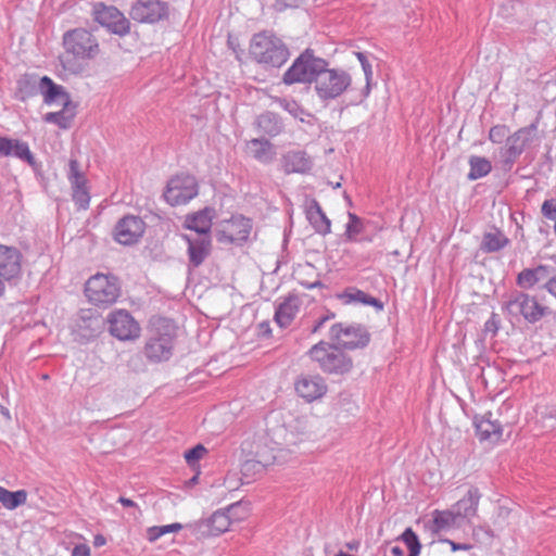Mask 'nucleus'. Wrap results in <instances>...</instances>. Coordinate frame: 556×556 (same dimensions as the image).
Masks as SVG:
<instances>
[{"instance_id": "nucleus-39", "label": "nucleus", "mask_w": 556, "mask_h": 556, "mask_svg": "<svg viewBox=\"0 0 556 556\" xmlns=\"http://www.w3.org/2000/svg\"><path fill=\"white\" fill-rule=\"evenodd\" d=\"M275 103H277L281 109L287 111L294 118L304 121V117L307 116V112L302 108V105L290 98H274Z\"/></svg>"}, {"instance_id": "nucleus-18", "label": "nucleus", "mask_w": 556, "mask_h": 556, "mask_svg": "<svg viewBox=\"0 0 556 556\" xmlns=\"http://www.w3.org/2000/svg\"><path fill=\"white\" fill-rule=\"evenodd\" d=\"M530 128H520L507 137L505 146L500 150L501 163L504 169L509 170L513 168L530 141Z\"/></svg>"}, {"instance_id": "nucleus-52", "label": "nucleus", "mask_w": 556, "mask_h": 556, "mask_svg": "<svg viewBox=\"0 0 556 556\" xmlns=\"http://www.w3.org/2000/svg\"><path fill=\"white\" fill-rule=\"evenodd\" d=\"M334 317V314H331V315H326V316H323L320 317L316 323L315 325L313 326L311 332L312 333H316L318 332L323 326L326 324V321H328L329 319L333 318Z\"/></svg>"}, {"instance_id": "nucleus-49", "label": "nucleus", "mask_w": 556, "mask_h": 556, "mask_svg": "<svg viewBox=\"0 0 556 556\" xmlns=\"http://www.w3.org/2000/svg\"><path fill=\"white\" fill-rule=\"evenodd\" d=\"M71 556H90V547L86 544L75 545Z\"/></svg>"}, {"instance_id": "nucleus-56", "label": "nucleus", "mask_w": 556, "mask_h": 556, "mask_svg": "<svg viewBox=\"0 0 556 556\" xmlns=\"http://www.w3.org/2000/svg\"><path fill=\"white\" fill-rule=\"evenodd\" d=\"M7 283H10V282L7 279H2L0 277V298L4 295Z\"/></svg>"}, {"instance_id": "nucleus-12", "label": "nucleus", "mask_w": 556, "mask_h": 556, "mask_svg": "<svg viewBox=\"0 0 556 556\" xmlns=\"http://www.w3.org/2000/svg\"><path fill=\"white\" fill-rule=\"evenodd\" d=\"M108 329L119 341H132L140 337L139 323L126 309H114L106 317Z\"/></svg>"}, {"instance_id": "nucleus-37", "label": "nucleus", "mask_w": 556, "mask_h": 556, "mask_svg": "<svg viewBox=\"0 0 556 556\" xmlns=\"http://www.w3.org/2000/svg\"><path fill=\"white\" fill-rule=\"evenodd\" d=\"M469 173L467 178L469 180H477L489 175L492 170L491 162L483 156L471 155L469 157Z\"/></svg>"}, {"instance_id": "nucleus-60", "label": "nucleus", "mask_w": 556, "mask_h": 556, "mask_svg": "<svg viewBox=\"0 0 556 556\" xmlns=\"http://www.w3.org/2000/svg\"><path fill=\"white\" fill-rule=\"evenodd\" d=\"M336 556H353V555H350L348 553L340 551L338 554H336Z\"/></svg>"}, {"instance_id": "nucleus-62", "label": "nucleus", "mask_w": 556, "mask_h": 556, "mask_svg": "<svg viewBox=\"0 0 556 556\" xmlns=\"http://www.w3.org/2000/svg\"><path fill=\"white\" fill-rule=\"evenodd\" d=\"M348 547H349L350 549H353V548H354V544H348Z\"/></svg>"}, {"instance_id": "nucleus-19", "label": "nucleus", "mask_w": 556, "mask_h": 556, "mask_svg": "<svg viewBox=\"0 0 556 556\" xmlns=\"http://www.w3.org/2000/svg\"><path fill=\"white\" fill-rule=\"evenodd\" d=\"M103 326V318L97 311L80 309L75 319L74 331L79 341L85 343L97 338L102 332Z\"/></svg>"}, {"instance_id": "nucleus-17", "label": "nucleus", "mask_w": 556, "mask_h": 556, "mask_svg": "<svg viewBox=\"0 0 556 556\" xmlns=\"http://www.w3.org/2000/svg\"><path fill=\"white\" fill-rule=\"evenodd\" d=\"M146 223L140 216L125 215L115 225L113 236L114 239L123 245H131L137 243L143 236Z\"/></svg>"}, {"instance_id": "nucleus-46", "label": "nucleus", "mask_w": 556, "mask_h": 556, "mask_svg": "<svg viewBox=\"0 0 556 556\" xmlns=\"http://www.w3.org/2000/svg\"><path fill=\"white\" fill-rule=\"evenodd\" d=\"M501 326V318L498 314L492 313L490 318L484 323L483 327V334L491 336L492 338L495 337L498 332Z\"/></svg>"}, {"instance_id": "nucleus-14", "label": "nucleus", "mask_w": 556, "mask_h": 556, "mask_svg": "<svg viewBox=\"0 0 556 556\" xmlns=\"http://www.w3.org/2000/svg\"><path fill=\"white\" fill-rule=\"evenodd\" d=\"M66 178L72 190V200L79 210H87L90 203V188L80 163L71 157L66 168Z\"/></svg>"}, {"instance_id": "nucleus-59", "label": "nucleus", "mask_w": 556, "mask_h": 556, "mask_svg": "<svg viewBox=\"0 0 556 556\" xmlns=\"http://www.w3.org/2000/svg\"><path fill=\"white\" fill-rule=\"evenodd\" d=\"M357 241H367V242H371L372 241V238L371 237H363L361 239H358Z\"/></svg>"}, {"instance_id": "nucleus-55", "label": "nucleus", "mask_w": 556, "mask_h": 556, "mask_svg": "<svg viewBox=\"0 0 556 556\" xmlns=\"http://www.w3.org/2000/svg\"><path fill=\"white\" fill-rule=\"evenodd\" d=\"M479 531H483L489 538H493V532L490 529L478 527L473 529V535H478Z\"/></svg>"}, {"instance_id": "nucleus-53", "label": "nucleus", "mask_w": 556, "mask_h": 556, "mask_svg": "<svg viewBox=\"0 0 556 556\" xmlns=\"http://www.w3.org/2000/svg\"><path fill=\"white\" fill-rule=\"evenodd\" d=\"M117 502L121 503L125 507H135V506H137L136 503L132 500L124 497V496H119Z\"/></svg>"}, {"instance_id": "nucleus-61", "label": "nucleus", "mask_w": 556, "mask_h": 556, "mask_svg": "<svg viewBox=\"0 0 556 556\" xmlns=\"http://www.w3.org/2000/svg\"><path fill=\"white\" fill-rule=\"evenodd\" d=\"M135 361H140V357H139V356H136V357L131 358V361H130V362H135Z\"/></svg>"}, {"instance_id": "nucleus-32", "label": "nucleus", "mask_w": 556, "mask_h": 556, "mask_svg": "<svg viewBox=\"0 0 556 556\" xmlns=\"http://www.w3.org/2000/svg\"><path fill=\"white\" fill-rule=\"evenodd\" d=\"M239 507V504L229 506L226 510L215 511L207 520L210 533L212 535H219L226 532L231 525L230 514Z\"/></svg>"}, {"instance_id": "nucleus-3", "label": "nucleus", "mask_w": 556, "mask_h": 556, "mask_svg": "<svg viewBox=\"0 0 556 556\" xmlns=\"http://www.w3.org/2000/svg\"><path fill=\"white\" fill-rule=\"evenodd\" d=\"M307 355L321 371L329 375H344L353 367L352 358L334 342L321 340L307 351Z\"/></svg>"}, {"instance_id": "nucleus-25", "label": "nucleus", "mask_w": 556, "mask_h": 556, "mask_svg": "<svg viewBox=\"0 0 556 556\" xmlns=\"http://www.w3.org/2000/svg\"><path fill=\"white\" fill-rule=\"evenodd\" d=\"M305 215L309 225L317 233L326 236L331 232V222L316 199H309L306 201Z\"/></svg>"}, {"instance_id": "nucleus-41", "label": "nucleus", "mask_w": 556, "mask_h": 556, "mask_svg": "<svg viewBox=\"0 0 556 556\" xmlns=\"http://www.w3.org/2000/svg\"><path fill=\"white\" fill-rule=\"evenodd\" d=\"M28 493L26 490H17V491H7L4 497L1 501V504L10 510L16 509L17 507L26 504Z\"/></svg>"}, {"instance_id": "nucleus-21", "label": "nucleus", "mask_w": 556, "mask_h": 556, "mask_svg": "<svg viewBox=\"0 0 556 556\" xmlns=\"http://www.w3.org/2000/svg\"><path fill=\"white\" fill-rule=\"evenodd\" d=\"M294 389L299 396L311 403L321 399L327 392L325 379L319 375H302L294 382Z\"/></svg>"}, {"instance_id": "nucleus-42", "label": "nucleus", "mask_w": 556, "mask_h": 556, "mask_svg": "<svg viewBox=\"0 0 556 556\" xmlns=\"http://www.w3.org/2000/svg\"><path fill=\"white\" fill-rule=\"evenodd\" d=\"M401 540L405 543L409 551L408 556H419L421 544L417 534L412 530V528L405 529L401 535Z\"/></svg>"}, {"instance_id": "nucleus-54", "label": "nucleus", "mask_w": 556, "mask_h": 556, "mask_svg": "<svg viewBox=\"0 0 556 556\" xmlns=\"http://www.w3.org/2000/svg\"><path fill=\"white\" fill-rule=\"evenodd\" d=\"M390 553L392 556H405V551L399 545H394L390 547Z\"/></svg>"}, {"instance_id": "nucleus-38", "label": "nucleus", "mask_w": 556, "mask_h": 556, "mask_svg": "<svg viewBox=\"0 0 556 556\" xmlns=\"http://www.w3.org/2000/svg\"><path fill=\"white\" fill-rule=\"evenodd\" d=\"M349 222L345 225V239L350 242H357L358 235L364 231V220L358 217L356 214L349 212L348 213Z\"/></svg>"}, {"instance_id": "nucleus-10", "label": "nucleus", "mask_w": 556, "mask_h": 556, "mask_svg": "<svg viewBox=\"0 0 556 556\" xmlns=\"http://www.w3.org/2000/svg\"><path fill=\"white\" fill-rule=\"evenodd\" d=\"M329 337L342 350L363 349L370 340V334L364 326L342 323L331 326Z\"/></svg>"}, {"instance_id": "nucleus-35", "label": "nucleus", "mask_w": 556, "mask_h": 556, "mask_svg": "<svg viewBox=\"0 0 556 556\" xmlns=\"http://www.w3.org/2000/svg\"><path fill=\"white\" fill-rule=\"evenodd\" d=\"M256 125L262 132L271 137L279 135L283 129L280 117L273 112L262 113L256 119Z\"/></svg>"}, {"instance_id": "nucleus-33", "label": "nucleus", "mask_w": 556, "mask_h": 556, "mask_svg": "<svg viewBox=\"0 0 556 556\" xmlns=\"http://www.w3.org/2000/svg\"><path fill=\"white\" fill-rule=\"evenodd\" d=\"M248 148L252 156L263 164H269L276 154L274 146L267 139H252L248 142Z\"/></svg>"}, {"instance_id": "nucleus-24", "label": "nucleus", "mask_w": 556, "mask_h": 556, "mask_svg": "<svg viewBox=\"0 0 556 556\" xmlns=\"http://www.w3.org/2000/svg\"><path fill=\"white\" fill-rule=\"evenodd\" d=\"M492 413L488 412L484 415H476L473 417V425L476 428V434L480 441H492L497 442L501 440L503 434L502 425L497 420H492Z\"/></svg>"}, {"instance_id": "nucleus-47", "label": "nucleus", "mask_w": 556, "mask_h": 556, "mask_svg": "<svg viewBox=\"0 0 556 556\" xmlns=\"http://www.w3.org/2000/svg\"><path fill=\"white\" fill-rule=\"evenodd\" d=\"M541 212L545 218L556 220V200H545L542 204Z\"/></svg>"}, {"instance_id": "nucleus-7", "label": "nucleus", "mask_w": 556, "mask_h": 556, "mask_svg": "<svg viewBox=\"0 0 556 556\" xmlns=\"http://www.w3.org/2000/svg\"><path fill=\"white\" fill-rule=\"evenodd\" d=\"M352 85V76L340 67L325 66L316 79L314 91L324 103H329L344 94Z\"/></svg>"}, {"instance_id": "nucleus-5", "label": "nucleus", "mask_w": 556, "mask_h": 556, "mask_svg": "<svg viewBox=\"0 0 556 556\" xmlns=\"http://www.w3.org/2000/svg\"><path fill=\"white\" fill-rule=\"evenodd\" d=\"M175 328L169 319L159 318L144 345V355L152 363L168 361L173 355Z\"/></svg>"}, {"instance_id": "nucleus-34", "label": "nucleus", "mask_w": 556, "mask_h": 556, "mask_svg": "<svg viewBox=\"0 0 556 556\" xmlns=\"http://www.w3.org/2000/svg\"><path fill=\"white\" fill-rule=\"evenodd\" d=\"M509 239L498 229L485 232L481 242V250L486 253L498 252L509 244Z\"/></svg>"}, {"instance_id": "nucleus-36", "label": "nucleus", "mask_w": 556, "mask_h": 556, "mask_svg": "<svg viewBox=\"0 0 556 556\" xmlns=\"http://www.w3.org/2000/svg\"><path fill=\"white\" fill-rule=\"evenodd\" d=\"M432 526L433 532L446 531L455 527L457 522V515L453 509L438 510L432 513Z\"/></svg>"}, {"instance_id": "nucleus-4", "label": "nucleus", "mask_w": 556, "mask_h": 556, "mask_svg": "<svg viewBox=\"0 0 556 556\" xmlns=\"http://www.w3.org/2000/svg\"><path fill=\"white\" fill-rule=\"evenodd\" d=\"M38 92L42 93L47 104H52L59 98H63L64 104H67L68 93L62 86L54 84L50 77L39 78L33 74H25L17 79L15 94L18 100L25 101Z\"/></svg>"}, {"instance_id": "nucleus-9", "label": "nucleus", "mask_w": 556, "mask_h": 556, "mask_svg": "<svg viewBox=\"0 0 556 556\" xmlns=\"http://www.w3.org/2000/svg\"><path fill=\"white\" fill-rule=\"evenodd\" d=\"M63 46L74 59L89 60L98 55L100 49L97 38L85 28H74L63 35Z\"/></svg>"}, {"instance_id": "nucleus-44", "label": "nucleus", "mask_w": 556, "mask_h": 556, "mask_svg": "<svg viewBox=\"0 0 556 556\" xmlns=\"http://www.w3.org/2000/svg\"><path fill=\"white\" fill-rule=\"evenodd\" d=\"M206 448L202 444H198L185 452V459L189 466L194 467L198 462L206 454Z\"/></svg>"}, {"instance_id": "nucleus-15", "label": "nucleus", "mask_w": 556, "mask_h": 556, "mask_svg": "<svg viewBox=\"0 0 556 556\" xmlns=\"http://www.w3.org/2000/svg\"><path fill=\"white\" fill-rule=\"evenodd\" d=\"M129 16L138 23L154 24L168 18L169 7L161 0H137L129 10Z\"/></svg>"}, {"instance_id": "nucleus-51", "label": "nucleus", "mask_w": 556, "mask_h": 556, "mask_svg": "<svg viewBox=\"0 0 556 556\" xmlns=\"http://www.w3.org/2000/svg\"><path fill=\"white\" fill-rule=\"evenodd\" d=\"M160 531V526H153V527H150L147 529V539L150 541V542H155L156 540H159L162 534Z\"/></svg>"}, {"instance_id": "nucleus-27", "label": "nucleus", "mask_w": 556, "mask_h": 556, "mask_svg": "<svg viewBox=\"0 0 556 556\" xmlns=\"http://www.w3.org/2000/svg\"><path fill=\"white\" fill-rule=\"evenodd\" d=\"M300 299L295 294H289L283 298L276 307L275 321L281 328L290 326L300 309Z\"/></svg>"}, {"instance_id": "nucleus-45", "label": "nucleus", "mask_w": 556, "mask_h": 556, "mask_svg": "<svg viewBox=\"0 0 556 556\" xmlns=\"http://www.w3.org/2000/svg\"><path fill=\"white\" fill-rule=\"evenodd\" d=\"M509 136V128L506 125H495L489 131V140L493 143H502Z\"/></svg>"}, {"instance_id": "nucleus-50", "label": "nucleus", "mask_w": 556, "mask_h": 556, "mask_svg": "<svg viewBox=\"0 0 556 556\" xmlns=\"http://www.w3.org/2000/svg\"><path fill=\"white\" fill-rule=\"evenodd\" d=\"M443 542L447 543L450 546H451V549L453 552H457V551H469L472 546L470 544H466V543H456L452 540H448V539H445L443 540Z\"/></svg>"}, {"instance_id": "nucleus-20", "label": "nucleus", "mask_w": 556, "mask_h": 556, "mask_svg": "<svg viewBox=\"0 0 556 556\" xmlns=\"http://www.w3.org/2000/svg\"><path fill=\"white\" fill-rule=\"evenodd\" d=\"M23 255L15 247L0 244V277L10 283L22 274Z\"/></svg>"}, {"instance_id": "nucleus-40", "label": "nucleus", "mask_w": 556, "mask_h": 556, "mask_svg": "<svg viewBox=\"0 0 556 556\" xmlns=\"http://www.w3.org/2000/svg\"><path fill=\"white\" fill-rule=\"evenodd\" d=\"M344 296L348 298L349 301L370 305L377 308L378 311L383 309V303L379 299L374 298L362 290L352 289L351 291H346L344 293Z\"/></svg>"}, {"instance_id": "nucleus-26", "label": "nucleus", "mask_w": 556, "mask_h": 556, "mask_svg": "<svg viewBox=\"0 0 556 556\" xmlns=\"http://www.w3.org/2000/svg\"><path fill=\"white\" fill-rule=\"evenodd\" d=\"M188 243L189 262L193 267H199L211 252L210 236L193 237L190 235H182Z\"/></svg>"}, {"instance_id": "nucleus-43", "label": "nucleus", "mask_w": 556, "mask_h": 556, "mask_svg": "<svg viewBox=\"0 0 556 556\" xmlns=\"http://www.w3.org/2000/svg\"><path fill=\"white\" fill-rule=\"evenodd\" d=\"M356 58L359 61L362 68L364 71L365 79H366V86L363 90V98H367L370 93V84L372 80V67L369 63L367 56L363 52H356Z\"/></svg>"}, {"instance_id": "nucleus-2", "label": "nucleus", "mask_w": 556, "mask_h": 556, "mask_svg": "<svg viewBox=\"0 0 556 556\" xmlns=\"http://www.w3.org/2000/svg\"><path fill=\"white\" fill-rule=\"evenodd\" d=\"M325 66H329V62L318 56L313 49L306 48L283 73L281 81L287 86L295 84L314 86Z\"/></svg>"}, {"instance_id": "nucleus-11", "label": "nucleus", "mask_w": 556, "mask_h": 556, "mask_svg": "<svg viewBox=\"0 0 556 556\" xmlns=\"http://www.w3.org/2000/svg\"><path fill=\"white\" fill-rule=\"evenodd\" d=\"M252 220L243 215H232L222 220L216 229V239L219 243L242 245L252 231Z\"/></svg>"}, {"instance_id": "nucleus-23", "label": "nucleus", "mask_w": 556, "mask_h": 556, "mask_svg": "<svg viewBox=\"0 0 556 556\" xmlns=\"http://www.w3.org/2000/svg\"><path fill=\"white\" fill-rule=\"evenodd\" d=\"M280 162L287 175L306 174L313 167V160L304 150H289L281 155Z\"/></svg>"}, {"instance_id": "nucleus-22", "label": "nucleus", "mask_w": 556, "mask_h": 556, "mask_svg": "<svg viewBox=\"0 0 556 556\" xmlns=\"http://www.w3.org/2000/svg\"><path fill=\"white\" fill-rule=\"evenodd\" d=\"M14 156L29 166L37 165L36 159L31 153L27 142L0 136V157Z\"/></svg>"}, {"instance_id": "nucleus-48", "label": "nucleus", "mask_w": 556, "mask_h": 556, "mask_svg": "<svg viewBox=\"0 0 556 556\" xmlns=\"http://www.w3.org/2000/svg\"><path fill=\"white\" fill-rule=\"evenodd\" d=\"M182 529V525L179 522H174L170 525L160 526V531L162 536L167 533L178 532Z\"/></svg>"}, {"instance_id": "nucleus-13", "label": "nucleus", "mask_w": 556, "mask_h": 556, "mask_svg": "<svg viewBox=\"0 0 556 556\" xmlns=\"http://www.w3.org/2000/svg\"><path fill=\"white\" fill-rule=\"evenodd\" d=\"M198 194V184L193 176L180 174L170 178L164 191L165 201L172 206L188 203Z\"/></svg>"}, {"instance_id": "nucleus-31", "label": "nucleus", "mask_w": 556, "mask_h": 556, "mask_svg": "<svg viewBox=\"0 0 556 556\" xmlns=\"http://www.w3.org/2000/svg\"><path fill=\"white\" fill-rule=\"evenodd\" d=\"M185 227L193 230L195 237L208 236L212 227V217L207 208L186 217Z\"/></svg>"}, {"instance_id": "nucleus-30", "label": "nucleus", "mask_w": 556, "mask_h": 556, "mask_svg": "<svg viewBox=\"0 0 556 556\" xmlns=\"http://www.w3.org/2000/svg\"><path fill=\"white\" fill-rule=\"evenodd\" d=\"M54 103L61 104L63 109L58 112L47 113L43 116V121L47 123L55 124L63 129L70 128L75 116V106L72 104L71 97L68 96L66 105L64 104L63 98H59Z\"/></svg>"}, {"instance_id": "nucleus-6", "label": "nucleus", "mask_w": 556, "mask_h": 556, "mask_svg": "<svg viewBox=\"0 0 556 556\" xmlns=\"http://www.w3.org/2000/svg\"><path fill=\"white\" fill-rule=\"evenodd\" d=\"M502 309L511 319L518 320L522 317L530 324H535L551 314V309L540 304L535 296L522 291H513L507 300L503 302Z\"/></svg>"}, {"instance_id": "nucleus-29", "label": "nucleus", "mask_w": 556, "mask_h": 556, "mask_svg": "<svg viewBox=\"0 0 556 556\" xmlns=\"http://www.w3.org/2000/svg\"><path fill=\"white\" fill-rule=\"evenodd\" d=\"M481 494L477 488H470L466 495L460 498L452 509L458 518L469 519L477 514Z\"/></svg>"}, {"instance_id": "nucleus-57", "label": "nucleus", "mask_w": 556, "mask_h": 556, "mask_svg": "<svg viewBox=\"0 0 556 556\" xmlns=\"http://www.w3.org/2000/svg\"><path fill=\"white\" fill-rule=\"evenodd\" d=\"M96 546H102L105 544V539L103 535H97L93 541Z\"/></svg>"}, {"instance_id": "nucleus-58", "label": "nucleus", "mask_w": 556, "mask_h": 556, "mask_svg": "<svg viewBox=\"0 0 556 556\" xmlns=\"http://www.w3.org/2000/svg\"><path fill=\"white\" fill-rule=\"evenodd\" d=\"M344 199L346 200L349 206H352V200H351L350 195L346 192L344 193Z\"/></svg>"}, {"instance_id": "nucleus-8", "label": "nucleus", "mask_w": 556, "mask_h": 556, "mask_svg": "<svg viewBox=\"0 0 556 556\" xmlns=\"http://www.w3.org/2000/svg\"><path fill=\"white\" fill-rule=\"evenodd\" d=\"M85 295L96 306L112 305L121 295L118 280L113 275L96 274L87 280Z\"/></svg>"}, {"instance_id": "nucleus-16", "label": "nucleus", "mask_w": 556, "mask_h": 556, "mask_svg": "<svg viewBox=\"0 0 556 556\" xmlns=\"http://www.w3.org/2000/svg\"><path fill=\"white\" fill-rule=\"evenodd\" d=\"M93 17L96 22L115 35L125 36L130 31V22L115 7L98 2L93 5Z\"/></svg>"}, {"instance_id": "nucleus-1", "label": "nucleus", "mask_w": 556, "mask_h": 556, "mask_svg": "<svg viewBox=\"0 0 556 556\" xmlns=\"http://www.w3.org/2000/svg\"><path fill=\"white\" fill-rule=\"evenodd\" d=\"M249 53L253 61L266 70L281 67L290 56L286 43L267 31L255 34L252 37Z\"/></svg>"}, {"instance_id": "nucleus-28", "label": "nucleus", "mask_w": 556, "mask_h": 556, "mask_svg": "<svg viewBox=\"0 0 556 556\" xmlns=\"http://www.w3.org/2000/svg\"><path fill=\"white\" fill-rule=\"evenodd\" d=\"M553 268L548 265H539L534 268L522 269L516 279L517 285L522 289H531L542 280H548Z\"/></svg>"}]
</instances>
